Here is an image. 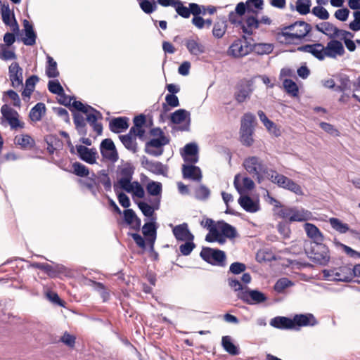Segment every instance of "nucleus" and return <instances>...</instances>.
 Instances as JSON below:
<instances>
[{
  "instance_id": "obj_1",
  "label": "nucleus",
  "mask_w": 360,
  "mask_h": 360,
  "mask_svg": "<svg viewBox=\"0 0 360 360\" xmlns=\"http://www.w3.org/2000/svg\"><path fill=\"white\" fill-rule=\"evenodd\" d=\"M304 252L308 258L317 265L326 266L330 259L329 249L323 242L310 243L309 246L304 248Z\"/></svg>"
},
{
  "instance_id": "obj_2",
  "label": "nucleus",
  "mask_w": 360,
  "mask_h": 360,
  "mask_svg": "<svg viewBox=\"0 0 360 360\" xmlns=\"http://www.w3.org/2000/svg\"><path fill=\"white\" fill-rule=\"evenodd\" d=\"M256 122L255 116L246 112L241 117L240 127V141L241 143L247 147H250L253 143L254 124Z\"/></svg>"
},
{
  "instance_id": "obj_3",
  "label": "nucleus",
  "mask_w": 360,
  "mask_h": 360,
  "mask_svg": "<svg viewBox=\"0 0 360 360\" xmlns=\"http://www.w3.org/2000/svg\"><path fill=\"white\" fill-rule=\"evenodd\" d=\"M311 30V26L302 20H298L294 23L284 27L281 35L285 37L286 40L302 39L305 37Z\"/></svg>"
},
{
  "instance_id": "obj_4",
  "label": "nucleus",
  "mask_w": 360,
  "mask_h": 360,
  "mask_svg": "<svg viewBox=\"0 0 360 360\" xmlns=\"http://www.w3.org/2000/svg\"><path fill=\"white\" fill-rule=\"evenodd\" d=\"M200 256L206 262L219 266H225L226 256L223 250L211 248H202Z\"/></svg>"
},
{
  "instance_id": "obj_5",
  "label": "nucleus",
  "mask_w": 360,
  "mask_h": 360,
  "mask_svg": "<svg viewBox=\"0 0 360 360\" xmlns=\"http://www.w3.org/2000/svg\"><path fill=\"white\" fill-rule=\"evenodd\" d=\"M324 277L338 281L349 282L352 280V266L349 265L342 266L333 269H324Z\"/></svg>"
},
{
  "instance_id": "obj_6",
  "label": "nucleus",
  "mask_w": 360,
  "mask_h": 360,
  "mask_svg": "<svg viewBox=\"0 0 360 360\" xmlns=\"http://www.w3.org/2000/svg\"><path fill=\"white\" fill-rule=\"evenodd\" d=\"M252 79L243 78L239 80L235 87L234 98L238 103L245 102L253 91Z\"/></svg>"
},
{
  "instance_id": "obj_7",
  "label": "nucleus",
  "mask_w": 360,
  "mask_h": 360,
  "mask_svg": "<svg viewBox=\"0 0 360 360\" xmlns=\"http://www.w3.org/2000/svg\"><path fill=\"white\" fill-rule=\"evenodd\" d=\"M243 166L250 174L257 176L259 182L261 179L260 173L266 174L269 170L262 161L256 156L245 158L243 162Z\"/></svg>"
},
{
  "instance_id": "obj_8",
  "label": "nucleus",
  "mask_w": 360,
  "mask_h": 360,
  "mask_svg": "<svg viewBox=\"0 0 360 360\" xmlns=\"http://www.w3.org/2000/svg\"><path fill=\"white\" fill-rule=\"evenodd\" d=\"M238 297L248 304L262 303L267 300L266 295L257 290H250L245 288L244 291H240L237 295Z\"/></svg>"
},
{
  "instance_id": "obj_9",
  "label": "nucleus",
  "mask_w": 360,
  "mask_h": 360,
  "mask_svg": "<svg viewBox=\"0 0 360 360\" xmlns=\"http://www.w3.org/2000/svg\"><path fill=\"white\" fill-rule=\"evenodd\" d=\"M169 139L167 136H161L158 139H152L146 143L145 152L150 155L158 157L162 154V146L169 143Z\"/></svg>"
},
{
  "instance_id": "obj_10",
  "label": "nucleus",
  "mask_w": 360,
  "mask_h": 360,
  "mask_svg": "<svg viewBox=\"0 0 360 360\" xmlns=\"http://www.w3.org/2000/svg\"><path fill=\"white\" fill-rule=\"evenodd\" d=\"M243 37L245 40L237 39L233 42L227 51L229 56L240 58L248 55L252 51L251 45L248 44L245 37Z\"/></svg>"
},
{
  "instance_id": "obj_11",
  "label": "nucleus",
  "mask_w": 360,
  "mask_h": 360,
  "mask_svg": "<svg viewBox=\"0 0 360 360\" xmlns=\"http://www.w3.org/2000/svg\"><path fill=\"white\" fill-rule=\"evenodd\" d=\"M141 165L146 169L156 175L167 176L168 167L159 161L149 160L145 155L141 159Z\"/></svg>"
},
{
  "instance_id": "obj_12",
  "label": "nucleus",
  "mask_w": 360,
  "mask_h": 360,
  "mask_svg": "<svg viewBox=\"0 0 360 360\" xmlns=\"http://www.w3.org/2000/svg\"><path fill=\"white\" fill-rule=\"evenodd\" d=\"M100 150L103 158L112 162L117 161L119 158L118 153L112 139H103L100 145Z\"/></svg>"
},
{
  "instance_id": "obj_13",
  "label": "nucleus",
  "mask_w": 360,
  "mask_h": 360,
  "mask_svg": "<svg viewBox=\"0 0 360 360\" xmlns=\"http://www.w3.org/2000/svg\"><path fill=\"white\" fill-rule=\"evenodd\" d=\"M1 112L3 117L8 122L11 129L23 127V124H20L18 118V112L10 108L7 104H4L1 106Z\"/></svg>"
},
{
  "instance_id": "obj_14",
  "label": "nucleus",
  "mask_w": 360,
  "mask_h": 360,
  "mask_svg": "<svg viewBox=\"0 0 360 360\" xmlns=\"http://www.w3.org/2000/svg\"><path fill=\"white\" fill-rule=\"evenodd\" d=\"M9 78L11 82V86L16 89L22 86V69L17 62H13L8 68Z\"/></svg>"
},
{
  "instance_id": "obj_15",
  "label": "nucleus",
  "mask_w": 360,
  "mask_h": 360,
  "mask_svg": "<svg viewBox=\"0 0 360 360\" xmlns=\"http://www.w3.org/2000/svg\"><path fill=\"white\" fill-rule=\"evenodd\" d=\"M89 112L85 113L86 115V120L96 131L97 134L101 135L103 131V126L101 123H98L97 120L103 118L102 114L92 106H89Z\"/></svg>"
},
{
  "instance_id": "obj_16",
  "label": "nucleus",
  "mask_w": 360,
  "mask_h": 360,
  "mask_svg": "<svg viewBox=\"0 0 360 360\" xmlns=\"http://www.w3.org/2000/svg\"><path fill=\"white\" fill-rule=\"evenodd\" d=\"M318 324V321L312 314H296L293 317L294 329L297 327L314 326Z\"/></svg>"
},
{
  "instance_id": "obj_17",
  "label": "nucleus",
  "mask_w": 360,
  "mask_h": 360,
  "mask_svg": "<svg viewBox=\"0 0 360 360\" xmlns=\"http://www.w3.org/2000/svg\"><path fill=\"white\" fill-rule=\"evenodd\" d=\"M76 149L81 160L89 163L96 162L97 152L95 148H89L82 145L76 146Z\"/></svg>"
},
{
  "instance_id": "obj_18",
  "label": "nucleus",
  "mask_w": 360,
  "mask_h": 360,
  "mask_svg": "<svg viewBox=\"0 0 360 360\" xmlns=\"http://www.w3.org/2000/svg\"><path fill=\"white\" fill-rule=\"evenodd\" d=\"M172 232L177 240L186 241L193 240L194 239V236L189 231L186 223L175 226L172 229Z\"/></svg>"
},
{
  "instance_id": "obj_19",
  "label": "nucleus",
  "mask_w": 360,
  "mask_h": 360,
  "mask_svg": "<svg viewBox=\"0 0 360 360\" xmlns=\"http://www.w3.org/2000/svg\"><path fill=\"white\" fill-rule=\"evenodd\" d=\"M184 41L186 49L191 55L198 56L205 53V46L200 42L198 37H196V39L193 38L185 39Z\"/></svg>"
},
{
  "instance_id": "obj_20",
  "label": "nucleus",
  "mask_w": 360,
  "mask_h": 360,
  "mask_svg": "<svg viewBox=\"0 0 360 360\" xmlns=\"http://www.w3.org/2000/svg\"><path fill=\"white\" fill-rule=\"evenodd\" d=\"M188 117V122L186 125L179 127L181 131L189 130L190 122V112L184 109H179L171 114L170 120L174 124H180L185 121Z\"/></svg>"
},
{
  "instance_id": "obj_21",
  "label": "nucleus",
  "mask_w": 360,
  "mask_h": 360,
  "mask_svg": "<svg viewBox=\"0 0 360 360\" xmlns=\"http://www.w3.org/2000/svg\"><path fill=\"white\" fill-rule=\"evenodd\" d=\"M345 53V49L342 44L338 40H331L325 47L326 56L335 58L337 55L342 56Z\"/></svg>"
},
{
  "instance_id": "obj_22",
  "label": "nucleus",
  "mask_w": 360,
  "mask_h": 360,
  "mask_svg": "<svg viewBox=\"0 0 360 360\" xmlns=\"http://www.w3.org/2000/svg\"><path fill=\"white\" fill-rule=\"evenodd\" d=\"M182 174L184 179H191L197 181H200L202 179L200 169L195 165H183Z\"/></svg>"
},
{
  "instance_id": "obj_23",
  "label": "nucleus",
  "mask_w": 360,
  "mask_h": 360,
  "mask_svg": "<svg viewBox=\"0 0 360 360\" xmlns=\"http://www.w3.org/2000/svg\"><path fill=\"white\" fill-rule=\"evenodd\" d=\"M23 27L25 34V37L22 39L23 44L26 46H33L36 43L37 34L32 25L25 19L23 20Z\"/></svg>"
},
{
  "instance_id": "obj_24",
  "label": "nucleus",
  "mask_w": 360,
  "mask_h": 360,
  "mask_svg": "<svg viewBox=\"0 0 360 360\" xmlns=\"http://www.w3.org/2000/svg\"><path fill=\"white\" fill-rule=\"evenodd\" d=\"M238 203L246 212L254 213L259 210V204L254 201L248 195H241L238 198Z\"/></svg>"
},
{
  "instance_id": "obj_25",
  "label": "nucleus",
  "mask_w": 360,
  "mask_h": 360,
  "mask_svg": "<svg viewBox=\"0 0 360 360\" xmlns=\"http://www.w3.org/2000/svg\"><path fill=\"white\" fill-rule=\"evenodd\" d=\"M129 118L126 117H119L113 118L109 123V128L111 131L118 134L129 127Z\"/></svg>"
},
{
  "instance_id": "obj_26",
  "label": "nucleus",
  "mask_w": 360,
  "mask_h": 360,
  "mask_svg": "<svg viewBox=\"0 0 360 360\" xmlns=\"http://www.w3.org/2000/svg\"><path fill=\"white\" fill-rule=\"evenodd\" d=\"M217 229L227 238L232 240L238 236L236 229L224 220L217 221Z\"/></svg>"
},
{
  "instance_id": "obj_27",
  "label": "nucleus",
  "mask_w": 360,
  "mask_h": 360,
  "mask_svg": "<svg viewBox=\"0 0 360 360\" xmlns=\"http://www.w3.org/2000/svg\"><path fill=\"white\" fill-rule=\"evenodd\" d=\"M304 226L307 236L313 240L312 243L323 241L324 237L323 234L314 224L306 223Z\"/></svg>"
},
{
  "instance_id": "obj_28",
  "label": "nucleus",
  "mask_w": 360,
  "mask_h": 360,
  "mask_svg": "<svg viewBox=\"0 0 360 360\" xmlns=\"http://www.w3.org/2000/svg\"><path fill=\"white\" fill-rule=\"evenodd\" d=\"M153 205H149L145 202L138 203L139 208L141 210L144 216L150 217L153 215L154 211L158 210L160 204V196L156 198L153 202Z\"/></svg>"
},
{
  "instance_id": "obj_29",
  "label": "nucleus",
  "mask_w": 360,
  "mask_h": 360,
  "mask_svg": "<svg viewBox=\"0 0 360 360\" xmlns=\"http://www.w3.org/2000/svg\"><path fill=\"white\" fill-rule=\"evenodd\" d=\"M271 326L279 329H294L293 319L285 316H276L270 321Z\"/></svg>"
},
{
  "instance_id": "obj_30",
  "label": "nucleus",
  "mask_w": 360,
  "mask_h": 360,
  "mask_svg": "<svg viewBox=\"0 0 360 360\" xmlns=\"http://www.w3.org/2000/svg\"><path fill=\"white\" fill-rule=\"evenodd\" d=\"M185 156H190V158L184 157V160L191 163L195 164L198 160V148L196 143H190L184 146Z\"/></svg>"
},
{
  "instance_id": "obj_31",
  "label": "nucleus",
  "mask_w": 360,
  "mask_h": 360,
  "mask_svg": "<svg viewBox=\"0 0 360 360\" xmlns=\"http://www.w3.org/2000/svg\"><path fill=\"white\" fill-rule=\"evenodd\" d=\"M73 121L78 134L83 136L87 134L86 119L78 112H72Z\"/></svg>"
},
{
  "instance_id": "obj_32",
  "label": "nucleus",
  "mask_w": 360,
  "mask_h": 360,
  "mask_svg": "<svg viewBox=\"0 0 360 360\" xmlns=\"http://www.w3.org/2000/svg\"><path fill=\"white\" fill-rule=\"evenodd\" d=\"M329 222L330 226L333 229L338 231L340 233H345L347 231H350L353 234H356L358 236H360V233L354 230H350L349 225L345 223H342L339 219L338 218H330Z\"/></svg>"
},
{
  "instance_id": "obj_33",
  "label": "nucleus",
  "mask_w": 360,
  "mask_h": 360,
  "mask_svg": "<svg viewBox=\"0 0 360 360\" xmlns=\"http://www.w3.org/2000/svg\"><path fill=\"white\" fill-rule=\"evenodd\" d=\"M46 112V105L44 103H37L30 112V118L34 122L40 121Z\"/></svg>"
},
{
  "instance_id": "obj_34",
  "label": "nucleus",
  "mask_w": 360,
  "mask_h": 360,
  "mask_svg": "<svg viewBox=\"0 0 360 360\" xmlns=\"http://www.w3.org/2000/svg\"><path fill=\"white\" fill-rule=\"evenodd\" d=\"M157 229L158 227L154 221L146 222L142 226V233L146 240H148V239L156 240Z\"/></svg>"
},
{
  "instance_id": "obj_35",
  "label": "nucleus",
  "mask_w": 360,
  "mask_h": 360,
  "mask_svg": "<svg viewBox=\"0 0 360 360\" xmlns=\"http://www.w3.org/2000/svg\"><path fill=\"white\" fill-rule=\"evenodd\" d=\"M245 25L243 22L240 24L243 32L249 35L252 34V29H257L259 27V21L255 16H248L245 20Z\"/></svg>"
},
{
  "instance_id": "obj_36",
  "label": "nucleus",
  "mask_w": 360,
  "mask_h": 360,
  "mask_svg": "<svg viewBox=\"0 0 360 360\" xmlns=\"http://www.w3.org/2000/svg\"><path fill=\"white\" fill-rule=\"evenodd\" d=\"M221 346L231 355L236 356L239 354V349L232 342L231 336L226 335L222 337Z\"/></svg>"
},
{
  "instance_id": "obj_37",
  "label": "nucleus",
  "mask_w": 360,
  "mask_h": 360,
  "mask_svg": "<svg viewBox=\"0 0 360 360\" xmlns=\"http://www.w3.org/2000/svg\"><path fill=\"white\" fill-rule=\"evenodd\" d=\"M82 186L86 187L93 195L96 196L97 193L100 192L101 186L98 180H95V178H88L86 180H79Z\"/></svg>"
},
{
  "instance_id": "obj_38",
  "label": "nucleus",
  "mask_w": 360,
  "mask_h": 360,
  "mask_svg": "<svg viewBox=\"0 0 360 360\" xmlns=\"http://www.w3.org/2000/svg\"><path fill=\"white\" fill-rule=\"evenodd\" d=\"M311 215V212L308 210L293 207V214L290 217V222L307 221L310 219Z\"/></svg>"
},
{
  "instance_id": "obj_39",
  "label": "nucleus",
  "mask_w": 360,
  "mask_h": 360,
  "mask_svg": "<svg viewBox=\"0 0 360 360\" xmlns=\"http://www.w3.org/2000/svg\"><path fill=\"white\" fill-rule=\"evenodd\" d=\"M15 143L20 146L22 148H32L34 144V140L28 134L16 136Z\"/></svg>"
},
{
  "instance_id": "obj_40",
  "label": "nucleus",
  "mask_w": 360,
  "mask_h": 360,
  "mask_svg": "<svg viewBox=\"0 0 360 360\" xmlns=\"http://www.w3.org/2000/svg\"><path fill=\"white\" fill-rule=\"evenodd\" d=\"M119 139L127 149L131 150L133 153L137 151V143L135 137L129 135H120Z\"/></svg>"
},
{
  "instance_id": "obj_41",
  "label": "nucleus",
  "mask_w": 360,
  "mask_h": 360,
  "mask_svg": "<svg viewBox=\"0 0 360 360\" xmlns=\"http://www.w3.org/2000/svg\"><path fill=\"white\" fill-rule=\"evenodd\" d=\"M286 93L293 97L297 96L299 89L297 84L290 79H285L283 82Z\"/></svg>"
},
{
  "instance_id": "obj_42",
  "label": "nucleus",
  "mask_w": 360,
  "mask_h": 360,
  "mask_svg": "<svg viewBox=\"0 0 360 360\" xmlns=\"http://www.w3.org/2000/svg\"><path fill=\"white\" fill-rule=\"evenodd\" d=\"M48 65L46 69V74L49 78H55L59 75V72L57 70V63L52 57L47 56Z\"/></svg>"
},
{
  "instance_id": "obj_43",
  "label": "nucleus",
  "mask_w": 360,
  "mask_h": 360,
  "mask_svg": "<svg viewBox=\"0 0 360 360\" xmlns=\"http://www.w3.org/2000/svg\"><path fill=\"white\" fill-rule=\"evenodd\" d=\"M321 25L323 27V34L328 35L330 38L338 37L340 29L335 27L333 24L330 22H323L321 23Z\"/></svg>"
},
{
  "instance_id": "obj_44",
  "label": "nucleus",
  "mask_w": 360,
  "mask_h": 360,
  "mask_svg": "<svg viewBox=\"0 0 360 360\" xmlns=\"http://www.w3.org/2000/svg\"><path fill=\"white\" fill-rule=\"evenodd\" d=\"M134 167L129 162H126L120 170L122 177L120 179L131 180L134 173Z\"/></svg>"
},
{
  "instance_id": "obj_45",
  "label": "nucleus",
  "mask_w": 360,
  "mask_h": 360,
  "mask_svg": "<svg viewBox=\"0 0 360 360\" xmlns=\"http://www.w3.org/2000/svg\"><path fill=\"white\" fill-rule=\"evenodd\" d=\"M265 175L271 182L282 188L284 175L280 174L273 169H269Z\"/></svg>"
},
{
  "instance_id": "obj_46",
  "label": "nucleus",
  "mask_w": 360,
  "mask_h": 360,
  "mask_svg": "<svg viewBox=\"0 0 360 360\" xmlns=\"http://www.w3.org/2000/svg\"><path fill=\"white\" fill-rule=\"evenodd\" d=\"M73 173L79 177H86L89 174V169L83 164L75 162L72 164Z\"/></svg>"
},
{
  "instance_id": "obj_47",
  "label": "nucleus",
  "mask_w": 360,
  "mask_h": 360,
  "mask_svg": "<svg viewBox=\"0 0 360 360\" xmlns=\"http://www.w3.org/2000/svg\"><path fill=\"white\" fill-rule=\"evenodd\" d=\"M166 103L162 104L164 112H167L169 109L168 106L172 108L178 107L179 105V101L175 94H167L165 97Z\"/></svg>"
},
{
  "instance_id": "obj_48",
  "label": "nucleus",
  "mask_w": 360,
  "mask_h": 360,
  "mask_svg": "<svg viewBox=\"0 0 360 360\" xmlns=\"http://www.w3.org/2000/svg\"><path fill=\"white\" fill-rule=\"evenodd\" d=\"M310 53L319 60H322L326 56L325 47L320 43L313 44Z\"/></svg>"
},
{
  "instance_id": "obj_49",
  "label": "nucleus",
  "mask_w": 360,
  "mask_h": 360,
  "mask_svg": "<svg viewBox=\"0 0 360 360\" xmlns=\"http://www.w3.org/2000/svg\"><path fill=\"white\" fill-rule=\"evenodd\" d=\"M311 0H297L296 11L301 15L310 12Z\"/></svg>"
},
{
  "instance_id": "obj_50",
  "label": "nucleus",
  "mask_w": 360,
  "mask_h": 360,
  "mask_svg": "<svg viewBox=\"0 0 360 360\" xmlns=\"http://www.w3.org/2000/svg\"><path fill=\"white\" fill-rule=\"evenodd\" d=\"M162 184L157 181H151L146 186L147 192L153 196H158L162 192Z\"/></svg>"
},
{
  "instance_id": "obj_51",
  "label": "nucleus",
  "mask_w": 360,
  "mask_h": 360,
  "mask_svg": "<svg viewBox=\"0 0 360 360\" xmlns=\"http://www.w3.org/2000/svg\"><path fill=\"white\" fill-rule=\"evenodd\" d=\"M210 195V190L205 185H200L195 190V197L200 200H205Z\"/></svg>"
},
{
  "instance_id": "obj_52",
  "label": "nucleus",
  "mask_w": 360,
  "mask_h": 360,
  "mask_svg": "<svg viewBox=\"0 0 360 360\" xmlns=\"http://www.w3.org/2000/svg\"><path fill=\"white\" fill-rule=\"evenodd\" d=\"M293 283L288 278H281L278 279L275 283L274 288V290L278 293L282 292L285 288L292 286Z\"/></svg>"
},
{
  "instance_id": "obj_53",
  "label": "nucleus",
  "mask_w": 360,
  "mask_h": 360,
  "mask_svg": "<svg viewBox=\"0 0 360 360\" xmlns=\"http://www.w3.org/2000/svg\"><path fill=\"white\" fill-rule=\"evenodd\" d=\"M131 180L128 179H119L117 184H114V190L117 192V188L124 190L127 193H131L134 191L133 184L131 183Z\"/></svg>"
},
{
  "instance_id": "obj_54",
  "label": "nucleus",
  "mask_w": 360,
  "mask_h": 360,
  "mask_svg": "<svg viewBox=\"0 0 360 360\" xmlns=\"http://www.w3.org/2000/svg\"><path fill=\"white\" fill-rule=\"evenodd\" d=\"M334 244L337 247L342 248L343 249V250L345 251V252L350 257L355 258V259L360 258V252L353 250L352 248H351L350 247H349L345 244L341 243L340 242L338 241L336 239L334 240Z\"/></svg>"
},
{
  "instance_id": "obj_55",
  "label": "nucleus",
  "mask_w": 360,
  "mask_h": 360,
  "mask_svg": "<svg viewBox=\"0 0 360 360\" xmlns=\"http://www.w3.org/2000/svg\"><path fill=\"white\" fill-rule=\"evenodd\" d=\"M226 30V22H224V21L223 22H217L214 25V27L212 30V34L215 37L219 39L224 36Z\"/></svg>"
},
{
  "instance_id": "obj_56",
  "label": "nucleus",
  "mask_w": 360,
  "mask_h": 360,
  "mask_svg": "<svg viewBox=\"0 0 360 360\" xmlns=\"http://www.w3.org/2000/svg\"><path fill=\"white\" fill-rule=\"evenodd\" d=\"M139 5L141 10L147 14L152 13L157 8L156 3L154 1L143 0L139 3Z\"/></svg>"
},
{
  "instance_id": "obj_57",
  "label": "nucleus",
  "mask_w": 360,
  "mask_h": 360,
  "mask_svg": "<svg viewBox=\"0 0 360 360\" xmlns=\"http://www.w3.org/2000/svg\"><path fill=\"white\" fill-rule=\"evenodd\" d=\"M48 89L53 94H64V89L58 80H51L48 83Z\"/></svg>"
},
{
  "instance_id": "obj_58",
  "label": "nucleus",
  "mask_w": 360,
  "mask_h": 360,
  "mask_svg": "<svg viewBox=\"0 0 360 360\" xmlns=\"http://www.w3.org/2000/svg\"><path fill=\"white\" fill-rule=\"evenodd\" d=\"M178 15L184 18L190 17L189 7L187 8L184 6L182 1L180 0L176 1V4L174 6Z\"/></svg>"
},
{
  "instance_id": "obj_59",
  "label": "nucleus",
  "mask_w": 360,
  "mask_h": 360,
  "mask_svg": "<svg viewBox=\"0 0 360 360\" xmlns=\"http://www.w3.org/2000/svg\"><path fill=\"white\" fill-rule=\"evenodd\" d=\"M263 0H248L246 1L247 5V12L255 13V15L257 14V11L254 10L252 6H254V7L257 9L262 10L263 8Z\"/></svg>"
},
{
  "instance_id": "obj_60",
  "label": "nucleus",
  "mask_w": 360,
  "mask_h": 360,
  "mask_svg": "<svg viewBox=\"0 0 360 360\" xmlns=\"http://www.w3.org/2000/svg\"><path fill=\"white\" fill-rule=\"evenodd\" d=\"M311 13L321 20H328L330 17L328 11L323 6H320L314 7Z\"/></svg>"
},
{
  "instance_id": "obj_61",
  "label": "nucleus",
  "mask_w": 360,
  "mask_h": 360,
  "mask_svg": "<svg viewBox=\"0 0 360 360\" xmlns=\"http://www.w3.org/2000/svg\"><path fill=\"white\" fill-rule=\"evenodd\" d=\"M45 141L48 145L47 150L50 154H53L56 150V146L60 142V140L55 136H48L46 137Z\"/></svg>"
},
{
  "instance_id": "obj_62",
  "label": "nucleus",
  "mask_w": 360,
  "mask_h": 360,
  "mask_svg": "<svg viewBox=\"0 0 360 360\" xmlns=\"http://www.w3.org/2000/svg\"><path fill=\"white\" fill-rule=\"evenodd\" d=\"M195 248V243L193 240H186L184 244L179 246V250L183 255H189L193 250Z\"/></svg>"
},
{
  "instance_id": "obj_63",
  "label": "nucleus",
  "mask_w": 360,
  "mask_h": 360,
  "mask_svg": "<svg viewBox=\"0 0 360 360\" xmlns=\"http://www.w3.org/2000/svg\"><path fill=\"white\" fill-rule=\"evenodd\" d=\"M272 50L273 48L269 44H258L254 46V51L259 55L270 53Z\"/></svg>"
},
{
  "instance_id": "obj_64",
  "label": "nucleus",
  "mask_w": 360,
  "mask_h": 360,
  "mask_svg": "<svg viewBox=\"0 0 360 360\" xmlns=\"http://www.w3.org/2000/svg\"><path fill=\"white\" fill-rule=\"evenodd\" d=\"M76 338L75 335L70 334L67 331H65L63 336H61L60 340L64 343L65 345L68 346L70 348L75 347Z\"/></svg>"
}]
</instances>
